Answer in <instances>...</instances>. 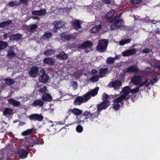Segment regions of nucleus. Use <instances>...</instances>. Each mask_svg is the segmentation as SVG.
<instances>
[{
	"mask_svg": "<svg viewBox=\"0 0 160 160\" xmlns=\"http://www.w3.org/2000/svg\"><path fill=\"white\" fill-rule=\"evenodd\" d=\"M122 91L120 92L122 94L118 98L114 100L116 102H120L122 105L124 104L123 101H127L130 98L133 102H134L141 95L139 91Z\"/></svg>",
	"mask_w": 160,
	"mask_h": 160,
	"instance_id": "obj_1",
	"label": "nucleus"
},
{
	"mask_svg": "<svg viewBox=\"0 0 160 160\" xmlns=\"http://www.w3.org/2000/svg\"><path fill=\"white\" fill-rule=\"evenodd\" d=\"M121 16V14L115 17L112 20L113 23L111 26V29L113 30L117 28H121L123 26L124 22L121 19H119Z\"/></svg>",
	"mask_w": 160,
	"mask_h": 160,
	"instance_id": "obj_2",
	"label": "nucleus"
},
{
	"mask_svg": "<svg viewBox=\"0 0 160 160\" xmlns=\"http://www.w3.org/2000/svg\"><path fill=\"white\" fill-rule=\"evenodd\" d=\"M145 81L143 82L139 86V88L144 86L145 87L144 89H150V88L148 87L149 86L152 85L154 83L158 81V79L156 78L152 79H145Z\"/></svg>",
	"mask_w": 160,
	"mask_h": 160,
	"instance_id": "obj_3",
	"label": "nucleus"
},
{
	"mask_svg": "<svg viewBox=\"0 0 160 160\" xmlns=\"http://www.w3.org/2000/svg\"><path fill=\"white\" fill-rule=\"evenodd\" d=\"M110 105V102L107 100H103L100 103L97 105V112L99 115L102 110L108 108Z\"/></svg>",
	"mask_w": 160,
	"mask_h": 160,
	"instance_id": "obj_4",
	"label": "nucleus"
},
{
	"mask_svg": "<svg viewBox=\"0 0 160 160\" xmlns=\"http://www.w3.org/2000/svg\"><path fill=\"white\" fill-rule=\"evenodd\" d=\"M108 44V41L106 39L100 40L98 42V45L97 46V50L99 52H104L107 48Z\"/></svg>",
	"mask_w": 160,
	"mask_h": 160,
	"instance_id": "obj_5",
	"label": "nucleus"
},
{
	"mask_svg": "<svg viewBox=\"0 0 160 160\" xmlns=\"http://www.w3.org/2000/svg\"><path fill=\"white\" fill-rule=\"evenodd\" d=\"M30 120L35 121L41 122L44 119V117L42 114L34 113L28 116Z\"/></svg>",
	"mask_w": 160,
	"mask_h": 160,
	"instance_id": "obj_6",
	"label": "nucleus"
},
{
	"mask_svg": "<svg viewBox=\"0 0 160 160\" xmlns=\"http://www.w3.org/2000/svg\"><path fill=\"white\" fill-rule=\"evenodd\" d=\"M85 95L77 97L74 100L73 104L75 105H80L82 103H85L88 101Z\"/></svg>",
	"mask_w": 160,
	"mask_h": 160,
	"instance_id": "obj_7",
	"label": "nucleus"
},
{
	"mask_svg": "<svg viewBox=\"0 0 160 160\" xmlns=\"http://www.w3.org/2000/svg\"><path fill=\"white\" fill-rule=\"evenodd\" d=\"M40 73L39 79L40 82L46 83L49 78L48 75L46 73L45 71L43 69L41 70Z\"/></svg>",
	"mask_w": 160,
	"mask_h": 160,
	"instance_id": "obj_8",
	"label": "nucleus"
},
{
	"mask_svg": "<svg viewBox=\"0 0 160 160\" xmlns=\"http://www.w3.org/2000/svg\"><path fill=\"white\" fill-rule=\"evenodd\" d=\"M83 115L86 117L85 119H89L91 121L97 118L98 115L96 113H91L90 112L88 111H85L83 113Z\"/></svg>",
	"mask_w": 160,
	"mask_h": 160,
	"instance_id": "obj_9",
	"label": "nucleus"
},
{
	"mask_svg": "<svg viewBox=\"0 0 160 160\" xmlns=\"http://www.w3.org/2000/svg\"><path fill=\"white\" fill-rule=\"evenodd\" d=\"M76 36L75 34H68L66 33H63L60 35L61 39L63 41L65 40H69L75 38Z\"/></svg>",
	"mask_w": 160,
	"mask_h": 160,
	"instance_id": "obj_10",
	"label": "nucleus"
},
{
	"mask_svg": "<svg viewBox=\"0 0 160 160\" xmlns=\"http://www.w3.org/2000/svg\"><path fill=\"white\" fill-rule=\"evenodd\" d=\"M109 85L110 87H112L114 89H118L122 87V82L120 81L116 80L109 83Z\"/></svg>",
	"mask_w": 160,
	"mask_h": 160,
	"instance_id": "obj_11",
	"label": "nucleus"
},
{
	"mask_svg": "<svg viewBox=\"0 0 160 160\" xmlns=\"http://www.w3.org/2000/svg\"><path fill=\"white\" fill-rule=\"evenodd\" d=\"M17 153L20 159H25L28 155V152L24 149H20L18 151Z\"/></svg>",
	"mask_w": 160,
	"mask_h": 160,
	"instance_id": "obj_12",
	"label": "nucleus"
},
{
	"mask_svg": "<svg viewBox=\"0 0 160 160\" xmlns=\"http://www.w3.org/2000/svg\"><path fill=\"white\" fill-rule=\"evenodd\" d=\"M143 80V78L142 77L136 75L132 78L131 82L133 83L134 85H137L141 83Z\"/></svg>",
	"mask_w": 160,
	"mask_h": 160,
	"instance_id": "obj_13",
	"label": "nucleus"
},
{
	"mask_svg": "<svg viewBox=\"0 0 160 160\" xmlns=\"http://www.w3.org/2000/svg\"><path fill=\"white\" fill-rule=\"evenodd\" d=\"M54 28L53 31L56 32V30L57 29H59L63 28L64 26V22L62 21H58L54 22Z\"/></svg>",
	"mask_w": 160,
	"mask_h": 160,
	"instance_id": "obj_14",
	"label": "nucleus"
},
{
	"mask_svg": "<svg viewBox=\"0 0 160 160\" xmlns=\"http://www.w3.org/2000/svg\"><path fill=\"white\" fill-rule=\"evenodd\" d=\"M137 50L135 48H133L130 50H128L122 52L123 56H128L132 55L136 53Z\"/></svg>",
	"mask_w": 160,
	"mask_h": 160,
	"instance_id": "obj_15",
	"label": "nucleus"
},
{
	"mask_svg": "<svg viewBox=\"0 0 160 160\" xmlns=\"http://www.w3.org/2000/svg\"><path fill=\"white\" fill-rule=\"evenodd\" d=\"M38 68L36 67H33L29 72V75L32 77H36L38 75Z\"/></svg>",
	"mask_w": 160,
	"mask_h": 160,
	"instance_id": "obj_16",
	"label": "nucleus"
},
{
	"mask_svg": "<svg viewBox=\"0 0 160 160\" xmlns=\"http://www.w3.org/2000/svg\"><path fill=\"white\" fill-rule=\"evenodd\" d=\"M98 91H89L84 94L88 101L92 97H94L98 93Z\"/></svg>",
	"mask_w": 160,
	"mask_h": 160,
	"instance_id": "obj_17",
	"label": "nucleus"
},
{
	"mask_svg": "<svg viewBox=\"0 0 160 160\" xmlns=\"http://www.w3.org/2000/svg\"><path fill=\"white\" fill-rule=\"evenodd\" d=\"M92 43L89 41H87L78 47L79 49H90L92 46Z\"/></svg>",
	"mask_w": 160,
	"mask_h": 160,
	"instance_id": "obj_18",
	"label": "nucleus"
},
{
	"mask_svg": "<svg viewBox=\"0 0 160 160\" xmlns=\"http://www.w3.org/2000/svg\"><path fill=\"white\" fill-rule=\"evenodd\" d=\"M138 71V69L136 66H133L130 67L124 70L125 73H131L137 72Z\"/></svg>",
	"mask_w": 160,
	"mask_h": 160,
	"instance_id": "obj_19",
	"label": "nucleus"
},
{
	"mask_svg": "<svg viewBox=\"0 0 160 160\" xmlns=\"http://www.w3.org/2000/svg\"><path fill=\"white\" fill-rule=\"evenodd\" d=\"M68 112H72L76 116H78L81 115L82 112V110L78 108H74L72 109H69L68 110Z\"/></svg>",
	"mask_w": 160,
	"mask_h": 160,
	"instance_id": "obj_20",
	"label": "nucleus"
},
{
	"mask_svg": "<svg viewBox=\"0 0 160 160\" xmlns=\"http://www.w3.org/2000/svg\"><path fill=\"white\" fill-rule=\"evenodd\" d=\"M43 62L46 64L51 65H53L55 63V61L50 58H46L43 60Z\"/></svg>",
	"mask_w": 160,
	"mask_h": 160,
	"instance_id": "obj_21",
	"label": "nucleus"
},
{
	"mask_svg": "<svg viewBox=\"0 0 160 160\" xmlns=\"http://www.w3.org/2000/svg\"><path fill=\"white\" fill-rule=\"evenodd\" d=\"M44 103V102L41 100H37L34 101L32 103V105L33 107L39 106L42 107Z\"/></svg>",
	"mask_w": 160,
	"mask_h": 160,
	"instance_id": "obj_22",
	"label": "nucleus"
},
{
	"mask_svg": "<svg viewBox=\"0 0 160 160\" xmlns=\"http://www.w3.org/2000/svg\"><path fill=\"white\" fill-rule=\"evenodd\" d=\"M109 71L108 68H104L101 69L99 72V75L100 78L105 76L106 74L108 73Z\"/></svg>",
	"mask_w": 160,
	"mask_h": 160,
	"instance_id": "obj_23",
	"label": "nucleus"
},
{
	"mask_svg": "<svg viewBox=\"0 0 160 160\" xmlns=\"http://www.w3.org/2000/svg\"><path fill=\"white\" fill-rule=\"evenodd\" d=\"M42 99L45 101L49 102L52 100V98L50 94L45 93L42 96Z\"/></svg>",
	"mask_w": 160,
	"mask_h": 160,
	"instance_id": "obj_24",
	"label": "nucleus"
},
{
	"mask_svg": "<svg viewBox=\"0 0 160 160\" xmlns=\"http://www.w3.org/2000/svg\"><path fill=\"white\" fill-rule=\"evenodd\" d=\"M115 13V11L114 10H112L106 14L105 18L107 19H110L113 17Z\"/></svg>",
	"mask_w": 160,
	"mask_h": 160,
	"instance_id": "obj_25",
	"label": "nucleus"
},
{
	"mask_svg": "<svg viewBox=\"0 0 160 160\" xmlns=\"http://www.w3.org/2000/svg\"><path fill=\"white\" fill-rule=\"evenodd\" d=\"M46 12V10L45 9H41L40 10H35L32 12V13L33 15H42L45 14Z\"/></svg>",
	"mask_w": 160,
	"mask_h": 160,
	"instance_id": "obj_26",
	"label": "nucleus"
},
{
	"mask_svg": "<svg viewBox=\"0 0 160 160\" xmlns=\"http://www.w3.org/2000/svg\"><path fill=\"white\" fill-rule=\"evenodd\" d=\"M8 101L10 104L12 105L14 107H18L20 105L19 102L13 99L10 98L8 100Z\"/></svg>",
	"mask_w": 160,
	"mask_h": 160,
	"instance_id": "obj_27",
	"label": "nucleus"
},
{
	"mask_svg": "<svg viewBox=\"0 0 160 160\" xmlns=\"http://www.w3.org/2000/svg\"><path fill=\"white\" fill-rule=\"evenodd\" d=\"M72 26L74 28L77 30L81 28L80 22L78 20H74L72 22Z\"/></svg>",
	"mask_w": 160,
	"mask_h": 160,
	"instance_id": "obj_28",
	"label": "nucleus"
},
{
	"mask_svg": "<svg viewBox=\"0 0 160 160\" xmlns=\"http://www.w3.org/2000/svg\"><path fill=\"white\" fill-rule=\"evenodd\" d=\"M35 131L36 129L33 128H32L30 129H28L22 132V135L23 136H26L28 135H30L31 134L32 132H34V131Z\"/></svg>",
	"mask_w": 160,
	"mask_h": 160,
	"instance_id": "obj_29",
	"label": "nucleus"
},
{
	"mask_svg": "<svg viewBox=\"0 0 160 160\" xmlns=\"http://www.w3.org/2000/svg\"><path fill=\"white\" fill-rule=\"evenodd\" d=\"M57 57L60 60H63L67 59L68 58L67 55L63 52H62L60 54L57 55Z\"/></svg>",
	"mask_w": 160,
	"mask_h": 160,
	"instance_id": "obj_30",
	"label": "nucleus"
},
{
	"mask_svg": "<svg viewBox=\"0 0 160 160\" xmlns=\"http://www.w3.org/2000/svg\"><path fill=\"white\" fill-rule=\"evenodd\" d=\"M12 113V110L11 109L6 108L3 112V115L5 116L10 115Z\"/></svg>",
	"mask_w": 160,
	"mask_h": 160,
	"instance_id": "obj_31",
	"label": "nucleus"
},
{
	"mask_svg": "<svg viewBox=\"0 0 160 160\" xmlns=\"http://www.w3.org/2000/svg\"><path fill=\"white\" fill-rule=\"evenodd\" d=\"M102 26L99 25L92 28L90 30L92 33H95L98 32L101 28Z\"/></svg>",
	"mask_w": 160,
	"mask_h": 160,
	"instance_id": "obj_32",
	"label": "nucleus"
},
{
	"mask_svg": "<svg viewBox=\"0 0 160 160\" xmlns=\"http://www.w3.org/2000/svg\"><path fill=\"white\" fill-rule=\"evenodd\" d=\"M20 3V2L19 0H15L14 1H12L8 3V6L10 7H14L18 6Z\"/></svg>",
	"mask_w": 160,
	"mask_h": 160,
	"instance_id": "obj_33",
	"label": "nucleus"
},
{
	"mask_svg": "<svg viewBox=\"0 0 160 160\" xmlns=\"http://www.w3.org/2000/svg\"><path fill=\"white\" fill-rule=\"evenodd\" d=\"M54 126H55V125L52 124L51 126H50L48 130L50 132V134H53L57 132V131L55 127H54Z\"/></svg>",
	"mask_w": 160,
	"mask_h": 160,
	"instance_id": "obj_34",
	"label": "nucleus"
},
{
	"mask_svg": "<svg viewBox=\"0 0 160 160\" xmlns=\"http://www.w3.org/2000/svg\"><path fill=\"white\" fill-rule=\"evenodd\" d=\"M21 35L20 34H17L12 35L10 37V40H16L21 39Z\"/></svg>",
	"mask_w": 160,
	"mask_h": 160,
	"instance_id": "obj_35",
	"label": "nucleus"
},
{
	"mask_svg": "<svg viewBox=\"0 0 160 160\" xmlns=\"http://www.w3.org/2000/svg\"><path fill=\"white\" fill-rule=\"evenodd\" d=\"M55 52V51L52 49L47 50L43 52V54L45 55L50 56L54 54Z\"/></svg>",
	"mask_w": 160,
	"mask_h": 160,
	"instance_id": "obj_36",
	"label": "nucleus"
},
{
	"mask_svg": "<svg viewBox=\"0 0 160 160\" xmlns=\"http://www.w3.org/2000/svg\"><path fill=\"white\" fill-rule=\"evenodd\" d=\"M131 40V39L130 38H128L125 40H122L119 42V45H123L125 44L130 42Z\"/></svg>",
	"mask_w": 160,
	"mask_h": 160,
	"instance_id": "obj_37",
	"label": "nucleus"
},
{
	"mask_svg": "<svg viewBox=\"0 0 160 160\" xmlns=\"http://www.w3.org/2000/svg\"><path fill=\"white\" fill-rule=\"evenodd\" d=\"M12 22V21L10 20H8L6 22H1L0 23V28H3L5 27L8 26L9 24H10Z\"/></svg>",
	"mask_w": 160,
	"mask_h": 160,
	"instance_id": "obj_38",
	"label": "nucleus"
},
{
	"mask_svg": "<svg viewBox=\"0 0 160 160\" xmlns=\"http://www.w3.org/2000/svg\"><path fill=\"white\" fill-rule=\"evenodd\" d=\"M4 81L7 84L9 85L13 84L15 82L13 79L10 78L5 79Z\"/></svg>",
	"mask_w": 160,
	"mask_h": 160,
	"instance_id": "obj_39",
	"label": "nucleus"
},
{
	"mask_svg": "<svg viewBox=\"0 0 160 160\" xmlns=\"http://www.w3.org/2000/svg\"><path fill=\"white\" fill-rule=\"evenodd\" d=\"M8 43L3 41H0V50L5 48L7 46Z\"/></svg>",
	"mask_w": 160,
	"mask_h": 160,
	"instance_id": "obj_40",
	"label": "nucleus"
},
{
	"mask_svg": "<svg viewBox=\"0 0 160 160\" xmlns=\"http://www.w3.org/2000/svg\"><path fill=\"white\" fill-rule=\"evenodd\" d=\"M52 34L51 32H47L45 33L42 36V38L43 39H48L49 38H51L52 36Z\"/></svg>",
	"mask_w": 160,
	"mask_h": 160,
	"instance_id": "obj_41",
	"label": "nucleus"
},
{
	"mask_svg": "<svg viewBox=\"0 0 160 160\" xmlns=\"http://www.w3.org/2000/svg\"><path fill=\"white\" fill-rule=\"evenodd\" d=\"M116 58V57H115L114 58H113L112 57H108L106 60V62L107 63L109 64H111L113 63L115 60V58Z\"/></svg>",
	"mask_w": 160,
	"mask_h": 160,
	"instance_id": "obj_42",
	"label": "nucleus"
},
{
	"mask_svg": "<svg viewBox=\"0 0 160 160\" xmlns=\"http://www.w3.org/2000/svg\"><path fill=\"white\" fill-rule=\"evenodd\" d=\"M15 56V53L12 50L9 51L8 53V57L9 58H12Z\"/></svg>",
	"mask_w": 160,
	"mask_h": 160,
	"instance_id": "obj_43",
	"label": "nucleus"
},
{
	"mask_svg": "<svg viewBox=\"0 0 160 160\" xmlns=\"http://www.w3.org/2000/svg\"><path fill=\"white\" fill-rule=\"evenodd\" d=\"M40 143V141L38 139H34L32 143L31 144V145H30V147H33V145H38Z\"/></svg>",
	"mask_w": 160,
	"mask_h": 160,
	"instance_id": "obj_44",
	"label": "nucleus"
},
{
	"mask_svg": "<svg viewBox=\"0 0 160 160\" xmlns=\"http://www.w3.org/2000/svg\"><path fill=\"white\" fill-rule=\"evenodd\" d=\"M83 127L80 125H78L76 128V131L79 133L82 132L83 131Z\"/></svg>",
	"mask_w": 160,
	"mask_h": 160,
	"instance_id": "obj_45",
	"label": "nucleus"
},
{
	"mask_svg": "<svg viewBox=\"0 0 160 160\" xmlns=\"http://www.w3.org/2000/svg\"><path fill=\"white\" fill-rule=\"evenodd\" d=\"M99 79V77L98 75L93 76L91 78V80L92 82H95L97 81Z\"/></svg>",
	"mask_w": 160,
	"mask_h": 160,
	"instance_id": "obj_46",
	"label": "nucleus"
},
{
	"mask_svg": "<svg viewBox=\"0 0 160 160\" xmlns=\"http://www.w3.org/2000/svg\"><path fill=\"white\" fill-rule=\"evenodd\" d=\"M114 99V100H115ZM114 102L115 103H116L114 105L113 108L114 109L116 110H118L119 108L120 107V104L118 103H120V102H114Z\"/></svg>",
	"mask_w": 160,
	"mask_h": 160,
	"instance_id": "obj_47",
	"label": "nucleus"
},
{
	"mask_svg": "<svg viewBox=\"0 0 160 160\" xmlns=\"http://www.w3.org/2000/svg\"><path fill=\"white\" fill-rule=\"evenodd\" d=\"M130 2L133 4H138L141 3V0H131Z\"/></svg>",
	"mask_w": 160,
	"mask_h": 160,
	"instance_id": "obj_48",
	"label": "nucleus"
},
{
	"mask_svg": "<svg viewBox=\"0 0 160 160\" xmlns=\"http://www.w3.org/2000/svg\"><path fill=\"white\" fill-rule=\"evenodd\" d=\"M72 86L73 88V89H77L78 87V83L75 81H73L72 83Z\"/></svg>",
	"mask_w": 160,
	"mask_h": 160,
	"instance_id": "obj_49",
	"label": "nucleus"
},
{
	"mask_svg": "<svg viewBox=\"0 0 160 160\" xmlns=\"http://www.w3.org/2000/svg\"><path fill=\"white\" fill-rule=\"evenodd\" d=\"M108 96H109L106 93H104L102 95V99L103 100H108Z\"/></svg>",
	"mask_w": 160,
	"mask_h": 160,
	"instance_id": "obj_50",
	"label": "nucleus"
},
{
	"mask_svg": "<svg viewBox=\"0 0 160 160\" xmlns=\"http://www.w3.org/2000/svg\"><path fill=\"white\" fill-rule=\"evenodd\" d=\"M59 92L62 96H66L67 95V93L65 92V91H60Z\"/></svg>",
	"mask_w": 160,
	"mask_h": 160,
	"instance_id": "obj_51",
	"label": "nucleus"
},
{
	"mask_svg": "<svg viewBox=\"0 0 160 160\" xmlns=\"http://www.w3.org/2000/svg\"><path fill=\"white\" fill-rule=\"evenodd\" d=\"M37 28V26L35 24H32V25L31 27V30H33L34 29H36Z\"/></svg>",
	"mask_w": 160,
	"mask_h": 160,
	"instance_id": "obj_52",
	"label": "nucleus"
},
{
	"mask_svg": "<svg viewBox=\"0 0 160 160\" xmlns=\"http://www.w3.org/2000/svg\"><path fill=\"white\" fill-rule=\"evenodd\" d=\"M122 90H130V88L128 86H126L124 87Z\"/></svg>",
	"mask_w": 160,
	"mask_h": 160,
	"instance_id": "obj_53",
	"label": "nucleus"
},
{
	"mask_svg": "<svg viewBox=\"0 0 160 160\" xmlns=\"http://www.w3.org/2000/svg\"><path fill=\"white\" fill-rule=\"evenodd\" d=\"M150 51V49H146L143 50H142V52H143L145 53H147L149 52V51Z\"/></svg>",
	"mask_w": 160,
	"mask_h": 160,
	"instance_id": "obj_54",
	"label": "nucleus"
},
{
	"mask_svg": "<svg viewBox=\"0 0 160 160\" xmlns=\"http://www.w3.org/2000/svg\"><path fill=\"white\" fill-rule=\"evenodd\" d=\"M150 22L153 23V24H156L158 22H160V21H157L154 20H151Z\"/></svg>",
	"mask_w": 160,
	"mask_h": 160,
	"instance_id": "obj_55",
	"label": "nucleus"
},
{
	"mask_svg": "<svg viewBox=\"0 0 160 160\" xmlns=\"http://www.w3.org/2000/svg\"><path fill=\"white\" fill-rule=\"evenodd\" d=\"M25 124V122H20L18 124V126H22Z\"/></svg>",
	"mask_w": 160,
	"mask_h": 160,
	"instance_id": "obj_56",
	"label": "nucleus"
},
{
	"mask_svg": "<svg viewBox=\"0 0 160 160\" xmlns=\"http://www.w3.org/2000/svg\"><path fill=\"white\" fill-rule=\"evenodd\" d=\"M20 2V3L21 2H22L24 3V4H25L27 2L28 0H19Z\"/></svg>",
	"mask_w": 160,
	"mask_h": 160,
	"instance_id": "obj_57",
	"label": "nucleus"
},
{
	"mask_svg": "<svg viewBox=\"0 0 160 160\" xmlns=\"http://www.w3.org/2000/svg\"><path fill=\"white\" fill-rule=\"evenodd\" d=\"M103 2L105 3L108 4L110 2V0H104Z\"/></svg>",
	"mask_w": 160,
	"mask_h": 160,
	"instance_id": "obj_58",
	"label": "nucleus"
},
{
	"mask_svg": "<svg viewBox=\"0 0 160 160\" xmlns=\"http://www.w3.org/2000/svg\"><path fill=\"white\" fill-rule=\"evenodd\" d=\"M85 119H84V120H79V121L77 123V124H80L81 123H83V122H85V121H84V120H85Z\"/></svg>",
	"mask_w": 160,
	"mask_h": 160,
	"instance_id": "obj_59",
	"label": "nucleus"
},
{
	"mask_svg": "<svg viewBox=\"0 0 160 160\" xmlns=\"http://www.w3.org/2000/svg\"><path fill=\"white\" fill-rule=\"evenodd\" d=\"M91 73L92 74H97V72L96 70L94 69V70H92Z\"/></svg>",
	"mask_w": 160,
	"mask_h": 160,
	"instance_id": "obj_60",
	"label": "nucleus"
},
{
	"mask_svg": "<svg viewBox=\"0 0 160 160\" xmlns=\"http://www.w3.org/2000/svg\"><path fill=\"white\" fill-rule=\"evenodd\" d=\"M63 124H64V123H63V122L62 121L58 122L57 123V124L62 125Z\"/></svg>",
	"mask_w": 160,
	"mask_h": 160,
	"instance_id": "obj_61",
	"label": "nucleus"
},
{
	"mask_svg": "<svg viewBox=\"0 0 160 160\" xmlns=\"http://www.w3.org/2000/svg\"><path fill=\"white\" fill-rule=\"evenodd\" d=\"M156 33L158 34H160V31H159L158 29H157L156 31Z\"/></svg>",
	"mask_w": 160,
	"mask_h": 160,
	"instance_id": "obj_62",
	"label": "nucleus"
},
{
	"mask_svg": "<svg viewBox=\"0 0 160 160\" xmlns=\"http://www.w3.org/2000/svg\"><path fill=\"white\" fill-rule=\"evenodd\" d=\"M99 88L98 87H97L95 88L94 89H92V90H99Z\"/></svg>",
	"mask_w": 160,
	"mask_h": 160,
	"instance_id": "obj_63",
	"label": "nucleus"
},
{
	"mask_svg": "<svg viewBox=\"0 0 160 160\" xmlns=\"http://www.w3.org/2000/svg\"><path fill=\"white\" fill-rule=\"evenodd\" d=\"M19 121V120L18 119L16 120L13 121L14 123H16V122H18Z\"/></svg>",
	"mask_w": 160,
	"mask_h": 160,
	"instance_id": "obj_64",
	"label": "nucleus"
}]
</instances>
